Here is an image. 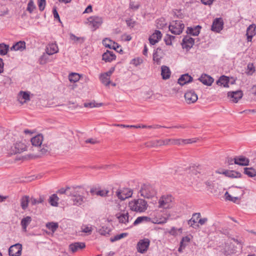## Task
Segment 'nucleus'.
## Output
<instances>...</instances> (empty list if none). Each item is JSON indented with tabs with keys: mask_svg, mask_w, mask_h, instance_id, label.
<instances>
[{
	"mask_svg": "<svg viewBox=\"0 0 256 256\" xmlns=\"http://www.w3.org/2000/svg\"><path fill=\"white\" fill-rule=\"evenodd\" d=\"M70 195L72 197V200L73 204L76 206H80L86 201L85 194L88 192L84 188L80 186H74L70 188Z\"/></svg>",
	"mask_w": 256,
	"mask_h": 256,
	"instance_id": "obj_1",
	"label": "nucleus"
},
{
	"mask_svg": "<svg viewBox=\"0 0 256 256\" xmlns=\"http://www.w3.org/2000/svg\"><path fill=\"white\" fill-rule=\"evenodd\" d=\"M128 207L132 212L142 213L147 210L148 204L142 198L133 199L128 202Z\"/></svg>",
	"mask_w": 256,
	"mask_h": 256,
	"instance_id": "obj_2",
	"label": "nucleus"
},
{
	"mask_svg": "<svg viewBox=\"0 0 256 256\" xmlns=\"http://www.w3.org/2000/svg\"><path fill=\"white\" fill-rule=\"evenodd\" d=\"M174 204V198L170 194L162 196L158 200V208L163 209L173 208Z\"/></svg>",
	"mask_w": 256,
	"mask_h": 256,
	"instance_id": "obj_3",
	"label": "nucleus"
},
{
	"mask_svg": "<svg viewBox=\"0 0 256 256\" xmlns=\"http://www.w3.org/2000/svg\"><path fill=\"white\" fill-rule=\"evenodd\" d=\"M140 193L142 197L148 199H152L156 197V191L152 186L150 184H144L142 186Z\"/></svg>",
	"mask_w": 256,
	"mask_h": 256,
	"instance_id": "obj_4",
	"label": "nucleus"
},
{
	"mask_svg": "<svg viewBox=\"0 0 256 256\" xmlns=\"http://www.w3.org/2000/svg\"><path fill=\"white\" fill-rule=\"evenodd\" d=\"M102 22L103 19L102 17L97 16L89 17L88 18L86 22V24L94 31L98 28L102 24Z\"/></svg>",
	"mask_w": 256,
	"mask_h": 256,
	"instance_id": "obj_5",
	"label": "nucleus"
},
{
	"mask_svg": "<svg viewBox=\"0 0 256 256\" xmlns=\"http://www.w3.org/2000/svg\"><path fill=\"white\" fill-rule=\"evenodd\" d=\"M184 24L180 20L172 21L169 26V30L174 34H180L184 28Z\"/></svg>",
	"mask_w": 256,
	"mask_h": 256,
	"instance_id": "obj_6",
	"label": "nucleus"
},
{
	"mask_svg": "<svg viewBox=\"0 0 256 256\" xmlns=\"http://www.w3.org/2000/svg\"><path fill=\"white\" fill-rule=\"evenodd\" d=\"M27 148V146L25 142L21 141L16 142L11 147L10 152L12 154L21 153L26 150Z\"/></svg>",
	"mask_w": 256,
	"mask_h": 256,
	"instance_id": "obj_7",
	"label": "nucleus"
},
{
	"mask_svg": "<svg viewBox=\"0 0 256 256\" xmlns=\"http://www.w3.org/2000/svg\"><path fill=\"white\" fill-rule=\"evenodd\" d=\"M237 191H238V193H240V194H242V190L238 188H235L234 190H232L230 192L231 194L226 192L224 194L226 200L233 202H238L240 198V196L238 194Z\"/></svg>",
	"mask_w": 256,
	"mask_h": 256,
	"instance_id": "obj_8",
	"label": "nucleus"
},
{
	"mask_svg": "<svg viewBox=\"0 0 256 256\" xmlns=\"http://www.w3.org/2000/svg\"><path fill=\"white\" fill-rule=\"evenodd\" d=\"M220 252L225 256H229L235 253L236 250L232 242H226L221 246Z\"/></svg>",
	"mask_w": 256,
	"mask_h": 256,
	"instance_id": "obj_9",
	"label": "nucleus"
},
{
	"mask_svg": "<svg viewBox=\"0 0 256 256\" xmlns=\"http://www.w3.org/2000/svg\"><path fill=\"white\" fill-rule=\"evenodd\" d=\"M185 102L188 104L195 103L198 99L197 94L193 90H189L186 92L184 96Z\"/></svg>",
	"mask_w": 256,
	"mask_h": 256,
	"instance_id": "obj_10",
	"label": "nucleus"
},
{
	"mask_svg": "<svg viewBox=\"0 0 256 256\" xmlns=\"http://www.w3.org/2000/svg\"><path fill=\"white\" fill-rule=\"evenodd\" d=\"M132 194V190L129 188H122L118 190L116 192L117 196L121 200H124L126 198L131 197Z\"/></svg>",
	"mask_w": 256,
	"mask_h": 256,
	"instance_id": "obj_11",
	"label": "nucleus"
},
{
	"mask_svg": "<svg viewBox=\"0 0 256 256\" xmlns=\"http://www.w3.org/2000/svg\"><path fill=\"white\" fill-rule=\"evenodd\" d=\"M22 251V245L16 244L10 246L8 249L10 256H20Z\"/></svg>",
	"mask_w": 256,
	"mask_h": 256,
	"instance_id": "obj_12",
	"label": "nucleus"
},
{
	"mask_svg": "<svg viewBox=\"0 0 256 256\" xmlns=\"http://www.w3.org/2000/svg\"><path fill=\"white\" fill-rule=\"evenodd\" d=\"M150 243V240L148 238L140 240L137 244L138 252L142 254L145 252L149 247Z\"/></svg>",
	"mask_w": 256,
	"mask_h": 256,
	"instance_id": "obj_13",
	"label": "nucleus"
},
{
	"mask_svg": "<svg viewBox=\"0 0 256 256\" xmlns=\"http://www.w3.org/2000/svg\"><path fill=\"white\" fill-rule=\"evenodd\" d=\"M224 22L222 18H216L212 26L211 30L214 32H219L223 28Z\"/></svg>",
	"mask_w": 256,
	"mask_h": 256,
	"instance_id": "obj_14",
	"label": "nucleus"
},
{
	"mask_svg": "<svg viewBox=\"0 0 256 256\" xmlns=\"http://www.w3.org/2000/svg\"><path fill=\"white\" fill-rule=\"evenodd\" d=\"M243 93L241 90L230 92L228 93V97L233 102L236 103L242 98Z\"/></svg>",
	"mask_w": 256,
	"mask_h": 256,
	"instance_id": "obj_15",
	"label": "nucleus"
},
{
	"mask_svg": "<svg viewBox=\"0 0 256 256\" xmlns=\"http://www.w3.org/2000/svg\"><path fill=\"white\" fill-rule=\"evenodd\" d=\"M86 248V244L83 242H74L69 245V250L72 253H75Z\"/></svg>",
	"mask_w": 256,
	"mask_h": 256,
	"instance_id": "obj_16",
	"label": "nucleus"
},
{
	"mask_svg": "<svg viewBox=\"0 0 256 256\" xmlns=\"http://www.w3.org/2000/svg\"><path fill=\"white\" fill-rule=\"evenodd\" d=\"M116 216L120 223L127 224L129 222V214L128 211L124 210L118 212Z\"/></svg>",
	"mask_w": 256,
	"mask_h": 256,
	"instance_id": "obj_17",
	"label": "nucleus"
},
{
	"mask_svg": "<svg viewBox=\"0 0 256 256\" xmlns=\"http://www.w3.org/2000/svg\"><path fill=\"white\" fill-rule=\"evenodd\" d=\"M201 217L200 212L194 213L192 214V218L188 220V224L192 228H196L199 227L198 220Z\"/></svg>",
	"mask_w": 256,
	"mask_h": 256,
	"instance_id": "obj_18",
	"label": "nucleus"
},
{
	"mask_svg": "<svg viewBox=\"0 0 256 256\" xmlns=\"http://www.w3.org/2000/svg\"><path fill=\"white\" fill-rule=\"evenodd\" d=\"M162 34L159 30H156L149 37L148 40L152 45H154L158 42L162 38Z\"/></svg>",
	"mask_w": 256,
	"mask_h": 256,
	"instance_id": "obj_19",
	"label": "nucleus"
},
{
	"mask_svg": "<svg viewBox=\"0 0 256 256\" xmlns=\"http://www.w3.org/2000/svg\"><path fill=\"white\" fill-rule=\"evenodd\" d=\"M234 160L235 164L242 166H248L250 162L249 159L243 156H236Z\"/></svg>",
	"mask_w": 256,
	"mask_h": 256,
	"instance_id": "obj_20",
	"label": "nucleus"
},
{
	"mask_svg": "<svg viewBox=\"0 0 256 256\" xmlns=\"http://www.w3.org/2000/svg\"><path fill=\"white\" fill-rule=\"evenodd\" d=\"M30 92L20 91L18 96V102L23 104L30 100Z\"/></svg>",
	"mask_w": 256,
	"mask_h": 256,
	"instance_id": "obj_21",
	"label": "nucleus"
},
{
	"mask_svg": "<svg viewBox=\"0 0 256 256\" xmlns=\"http://www.w3.org/2000/svg\"><path fill=\"white\" fill-rule=\"evenodd\" d=\"M194 39L189 36H185L182 40V46L184 48L189 50L194 44Z\"/></svg>",
	"mask_w": 256,
	"mask_h": 256,
	"instance_id": "obj_22",
	"label": "nucleus"
},
{
	"mask_svg": "<svg viewBox=\"0 0 256 256\" xmlns=\"http://www.w3.org/2000/svg\"><path fill=\"white\" fill-rule=\"evenodd\" d=\"M58 48L56 43H50L46 46V52L48 55H52L58 52Z\"/></svg>",
	"mask_w": 256,
	"mask_h": 256,
	"instance_id": "obj_23",
	"label": "nucleus"
},
{
	"mask_svg": "<svg viewBox=\"0 0 256 256\" xmlns=\"http://www.w3.org/2000/svg\"><path fill=\"white\" fill-rule=\"evenodd\" d=\"M256 26L254 24H250L246 30V36L248 42H251L252 37L256 34Z\"/></svg>",
	"mask_w": 256,
	"mask_h": 256,
	"instance_id": "obj_24",
	"label": "nucleus"
},
{
	"mask_svg": "<svg viewBox=\"0 0 256 256\" xmlns=\"http://www.w3.org/2000/svg\"><path fill=\"white\" fill-rule=\"evenodd\" d=\"M198 80L203 84L206 86H211L214 82V79L210 76L206 74H202L199 78Z\"/></svg>",
	"mask_w": 256,
	"mask_h": 256,
	"instance_id": "obj_25",
	"label": "nucleus"
},
{
	"mask_svg": "<svg viewBox=\"0 0 256 256\" xmlns=\"http://www.w3.org/2000/svg\"><path fill=\"white\" fill-rule=\"evenodd\" d=\"M116 56L112 52L107 50L102 54V60L110 62L116 60Z\"/></svg>",
	"mask_w": 256,
	"mask_h": 256,
	"instance_id": "obj_26",
	"label": "nucleus"
},
{
	"mask_svg": "<svg viewBox=\"0 0 256 256\" xmlns=\"http://www.w3.org/2000/svg\"><path fill=\"white\" fill-rule=\"evenodd\" d=\"M162 50L160 48H157L153 54L154 61L157 64H160V60L162 58Z\"/></svg>",
	"mask_w": 256,
	"mask_h": 256,
	"instance_id": "obj_27",
	"label": "nucleus"
},
{
	"mask_svg": "<svg viewBox=\"0 0 256 256\" xmlns=\"http://www.w3.org/2000/svg\"><path fill=\"white\" fill-rule=\"evenodd\" d=\"M192 77L188 74H184L182 75L178 80V83L181 85L184 86L185 84L188 83L192 81Z\"/></svg>",
	"mask_w": 256,
	"mask_h": 256,
	"instance_id": "obj_28",
	"label": "nucleus"
},
{
	"mask_svg": "<svg viewBox=\"0 0 256 256\" xmlns=\"http://www.w3.org/2000/svg\"><path fill=\"white\" fill-rule=\"evenodd\" d=\"M42 141L43 136L42 134H38L31 138V142L35 146H40Z\"/></svg>",
	"mask_w": 256,
	"mask_h": 256,
	"instance_id": "obj_29",
	"label": "nucleus"
},
{
	"mask_svg": "<svg viewBox=\"0 0 256 256\" xmlns=\"http://www.w3.org/2000/svg\"><path fill=\"white\" fill-rule=\"evenodd\" d=\"M228 82L229 78L228 76H222L217 80L216 84L220 86L228 88L229 86Z\"/></svg>",
	"mask_w": 256,
	"mask_h": 256,
	"instance_id": "obj_30",
	"label": "nucleus"
},
{
	"mask_svg": "<svg viewBox=\"0 0 256 256\" xmlns=\"http://www.w3.org/2000/svg\"><path fill=\"white\" fill-rule=\"evenodd\" d=\"M161 70V75L162 78L164 80L169 78L171 74L170 68L166 66H162Z\"/></svg>",
	"mask_w": 256,
	"mask_h": 256,
	"instance_id": "obj_31",
	"label": "nucleus"
},
{
	"mask_svg": "<svg viewBox=\"0 0 256 256\" xmlns=\"http://www.w3.org/2000/svg\"><path fill=\"white\" fill-rule=\"evenodd\" d=\"M92 194H96L97 196H106L108 193V190H96V189L92 188L90 190Z\"/></svg>",
	"mask_w": 256,
	"mask_h": 256,
	"instance_id": "obj_32",
	"label": "nucleus"
},
{
	"mask_svg": "<svg viewBox=\"0 0 256 256\" xmlns=\"http://www.w3.org/2000/svg\"><path fill=\"white\" fill-rule=\"evenodd\" d=\"M26 48V43L24 42L20 41L14 44L11 50H22Z\"/></svg>",
	"mask_w": 256,
	"mask_h": 256,
	"instance_id": "obj_33",
	"label": "nucleus"
},
{
	"mask_svg": "<svg viewBox=\"0 0 256 256\" xmlns=\"http://www.w3.org/2000/svg\"><path fill=\"white\" fill-rule=\"evenodd\" d=\"M200 28L201 26H197L194 28H188L187 32L192 36H196L200 34Z\"/></svg>",
	"mask_w": 256,
	"mask_h": 256,
	"instance_id": "obj_34",
	"label": "nucleus"
},
{
	"mask_svg": "<svg viewBox=\"0 0 256 256\" xmlns=\"http://www.w3.org/2000/svg\"><path fill=\"white\" fill-rule=\"evenodd\" d=\"M150 220H151L150 218L148 216H138L136 218V219L134 222V226H136V225L141 224L144 222H150Z\"/></svg>",
	"mask_w": 256,
	"mask_h": 256,
	"instance_id": "obj_35",
	"label": "nucleus"
},
{
	"mask_svg": "<svg viewBox=\"0 0 256 256\" xmlns=\"http://www.w3.org/2000/svg\"><path fill=\"white\" fill-rule=\"evenodd\" d=\"M180 141H182L181 138H167L165 139V144L166 145H180Z\"/></svg>",
	"mask_w": 256,
	"mask_h": 256,
	"instance_id": "obj_36",
	"label": "nucleus"
},
{
	"mask_svg": "<svg viewBox=\"0 0 256 256\" xmlns=\"http://www.w3.org/2000/svg\"><path fill=\"white\" fill-rule=\"evenodd\" d=\"M32 220V218L30 216H26L22 219L21 221V225L24 230L26 232V227L30 224Z\"/></svg>",
	"mask_w": 256,
	"mask_h": 256,
	"instance_id": "obj_37",
	"label": "nucleus"
},
{
	"mask_svg": "<svg viewBox=\"0 0 256 256\" xmlns=\"http://www.w3.org/2000/svg\"><path fill=\"white\" fill-rule=\"evenodd\" d=\"M29 202V197L28 196H25L22 198L20 205L23 210H26L28 208Z\"/></svg>",
	"mask_w": 256,
	"mask_h": 256,
	"instance_id": "obj_38",
	"label": "nucleus"
},
{
	"mask_svg": "<svg viewBox=\"0 0 256 256\" xmlns=\"http://www.w3.org/2000/svg\"><path fill=\"white\" fill-rule=\"evenodd\" d=\"M36 10V6L34 3V0H29L27 5L26 10L30 14H32Z\"/></svg>",
	"mask_w": 256,
	"mask_h": 256,
	"instance_id": "obj_39",
	"label": "nucleus"
},
{
	"mask_svg": "<svg viewBox=\"0 0 256 256\" xmlns=\"http://www.w3.org/2000/svg\"><path fill=\"white\" fill-rule=\"evenodd\" d=\"M244 173L250 177L256 176V170L252 168H245Z\"/></svg>",
	"mask_w": 256,
	"mask_h": 256,
	"instance_id": "obj_40",
	"label": "nucleus"
},
{
	"mask_svg": "<svg viewBox=\"0 0 256 256\" xmlns=\"http://www.w3.org/2000/svg\"><path fill=\"white\" fill-rule=\"evenodd\" d=\"M80 78V76L78 73H71L68 76V79L70 82H76Z\"/></svg>",
	"mask_w": 256,
	"mask_h": 256,
	"instance_id": "obj_41",
	"label": "nucleus"
},
{
	"mask_svg": "<svg viewBox=\"0 0 256 256\" xmlns=\"http://www.w3.org/2000/svg\"><path fill=\"white\" fill-rule=\"evenodd\" d=\"M102 106V103H96L94 101H92L90 102H85L84 104V106L85 108H98Z\"/></svg>",
	"mask_w": 256,
	"mask_h": 256,
	"instance_id": "obj_42",
	"label": "nucleus"
},
{
	"mask_svg": "<svg viewBox=\"0 0 256 256\" xmlns=\"http://www.w3.org/2000/svg\"><path fill=\"white\" fill-rule=\"evenodd\" d=\"M182 228H176L174 227H172L171 229L168 232L174 236H177L182 234Z\"/></svg>",
	"mask_w": 256,
	"mask_h": 256,
	"instance_id": "obj_43",
	"label": "nucleus"
},
{
	"mask_svg": "<svg viewBox=\"0 0 256 256\" xmlns=\"http://www.w3.org/2000/svg\"><path fill=\"white\" fill-rule=\"evenodd\" d=\"M59 198L56 194H54L51 196L49 199V202L52 206H56L58 204V200Z\"/></svg>",
	"mask_w": 256,
	"mask_h": 256,
	"instance_id": "obj_44",
	"label": "nucleus"
},
{
	"mask_svg": "<svg viewBox=\"0 0 256 256\" xmlns=\"http://www.w3.org/2000/svg\"><path fill=\"white\" fill-rule=\"evenodd\" d=\"M9 46L4 43L0 44V54L6 55L8 50Z\"/></svg>",
	"mask_w": 256,
	"mask_h": 256,
	"instance_id": "obj_45",
	"label": "nucleus"
},
{
	"mask_svg": "<svg viewBox=\"0 0 256 256\" xmlns=\"http://www.w3.org/2000/svg\"><path fill=\"white\" fill-rule=\"evenodd\" d=\"M102 44L106 47L108 48H112V46H114L113 45L116 44L115 42L108 38H106L102 40Z\"/></svg>",
	"mask_w": 256,
	"mask_h": 256,
	"instance_id": "obj_46",
	"label": "nucleus"
},
{
	"mask_svg": "<svg viewBox=\"0 0 256 256\" xmlns=\"http://www.w3.org/2000/svg\"><path fill=\"white\" fill-rule=\"evenodd\" d=\"M222 174L230 178H236L238 173L234 170H226L222 172Z\"/></svg>",
	"mask_w": 256,
	"mask_h": 256,
	"instance_id": "obj_47",
	"label": "nucleus"
},
{
	"mask_svg": "<svg viewBox=\"0 0 256 256\" xmlns=\"http://www.w3.org/2000/svg\"><path fill=\"white\" fill-rule=\"evenodd\" d=\"M46 226L48 228L52 230V232H54L58 228V224L56 222H48L46 224Z\"/></svg>",
	"mask_w": 256,
	"mask_h": 256,
	"instance_id": "obj_48",
	"label": "nucleus"
},
{
	"mask_svg": "<svg viewBox=\"0 0 256 256\" xmlns=\"http://www.w3.org/2000/svg\"><path fill=\"white\" fill-rule=\"evenodd\" d=\"M100 80L106 86H108L110 83V78L105 76L103 74L100 75Z\"/></svg>",
	"mask_w": 256,
	"mask_h": 256,
	"instance_id": "obj_49",
	"label": "nucleus"
},
{
	"mask_svg": "<svg viewBox=\"0 0 256 256\" xmlns=\"http://www.w3.org/2000/svg\"><path fill=\"white\" fill-rule=\"evenodd\" d=\"M255 72L254 66L252 63H249L247 66V74L252 75Z\"/></svg>",
	"mask_w": 256,
	"mask_h": 256,
	"instance_id": "obj_50",
	"label": "nucleus"
},
{
	"mask_svg": "<svg viewBox=\"0 0 256 256\" xmlns=\"http://www.w3.org/2000/svg\"><path fill=\"white\" fill-rule=\"evenodd\" d=\"M142 62H143L142 59L138 57V58H136L132 59L131 60L130 64L134 65V66H136L140 64H142Z\"/></svg>",
	"mask_w": 256,
	"mask_h": 256,
	"instance_id": "obj_51",
	"label": "nucleus"
},
{
	"mask_svg": "<svg viewBox=\"0 0 256 256\" xmlns=\"http://www.w3.org/2000/svg\"><path fill=\"white\" fill-rule=\"evenodd\" d=\"M166 146L165 140H158L152 142V146Z\"/></svg>",
	"mask_w": 256,
	"mask_h": 256,
	"instance_id": "obj_52",
	"label": "nucleus"
},
{
	"mask_svg": "<svg viewBox=\"0 0 256 256\" xmlns=\"http://www.w3.org/2000/svg\"><path fill=\"white\" fill-rule=\"evenodd\" d=\"M71 187H67L66 188H61L60 190H58V192L60 194H67L68 195L70 196V188Z\"/></svg>",
	"mask_w": 256,
	"mask_h": 256,
	"instance_id": "obj_53",
	"label": "nucleus"
},
{
	"mask_svg": "<svg viewBox=\"0 0 256 256\" xmlns=\"http://www.w3.org/2000/svg\"><path fill=\"white\" fill-rule=\"evenodd\" d=\"M46 5V0H39L38 6L40 11L42 12L44 10Z\"/></svg>",
	"mask_w": 256,
	"mask_h": 256,
	"instance_id": "obj_54",
	"label": "nucleus"
},
{
	"mask_svg": "<svg viewBox=\"0 0 256 256\" xmlns=\"http://www.w3.org/2000/svg\"><path fill=\"white\" fill-rule=\"evenodd\" d=\"M92 226L84 225L82 226V231L84 233L90 234L92 232Z\"/></svg>",
	"mask_w": 256,
	"mask_h": 256,
	"instance_id": "obj_55",
	"label": "nucleus"
},
{
	"mask_svg": "<svg viewBox=\"0 0 256 256\" xmlns=\"http://www.w3.org/2000/svg\"><path fill=\"white\" fill-rule=\"evenodd\" d=\"M48 152V146H43L42 148H41L40 150L39 154H38V156H42L44 155L47 154Z\"/></svg>",
	"mask_w": 256,
	"mask_h": 256,
	"instance_id": "obj_56",
	"label": "nucleus"
},
{
	"mask_svg": "<svg viewBox=\"0 0 256 256\" xmlns=\"http://www.w3.org/2000/svg\"><path fill=\"white\" fill-rule=\"evenodd\" d=\"M140 6V4L138 2H131L130 4V7L131 9L132 10H138Z\"/></svg>",
	"mask_w": 256,
	"mask_h": 256,
	"instance_id": "obj_57",
	"label": "nucleus"
},
{
	"mask_svg": "<svg viewBox=\"0 0 256 256\" xmlns=\"http://www.w3.org/2000/svg\"><path fill=\"white\" fill-rule=\"evenodd\" d=\"M127 234H128L126 233H122L120 234L116 235L114 237V238L113 239H112V241L114 242V241L120 240L121 238L126 236H127Z\"/></svg>",
	"mask_w": 256,
	"mask_h": 256,
	"instance_id": "obj_58",
	"label": "nucleus"
},
{
	"mask_svg": "<svg viewBox=\"0 0 256 256\" xmlns=\"http://www.w3.org/2000/svg\"><path fill=\"white\" fill-rule=\"evenodd\" d=\"M115 44H116L113 45L114 46H112V48L116 50L120 53H122L123 50L122 49L121 46L116 42H115Z\"/></svg>",
	"mask_w": 256,
	"mask_h": 256,
	"instance_id": "obj_59",
	"label": "nucleus"
},
{
	"mask_svg": "<svg viewBox=\"0 0 256 256\" xmlns=\"http://www.w3.org/2000/svg\"><path fill=\"white\" fill-rule=\"evenodd\" d=\"M181 140L182 141L180 142V145L182 144H192L196 142L193 139H181Z\"/></svg>",
	"mask_w": 256,
	"mask_h": 256,
	"instance_id": "obj_60",
	"label": "nucleus"
},
{
	"mask_svg": "<svg viewBox=\"0 0 256 256\" xmlns=\"http://www.w3.org/2000/svg\"><path fill=\"white\" fill-rule=\"evenodd\" d=\"M109 230L107 228L102 227L98 230L99 233L102 235H106L108 234Z\"/></svg>",
	"mask_w": 256,
	"mask_h": 256,
	"instance_id": "obj_61",
	"label": "nucleus"
},
{
	"mask_svg": "<svg viewBox=\"0 0 256 256\" xmlns=\"http://www.w3.org/2000/svg\"><path fill=\"white\" fill-rule=\"evenodd\" d=\"M132 38L130 34H124L122 36V40L124 42L130 41Z\"/></svg>",
	"mask_w": 256,
	"mask_h": 256,
	"instance_id": "obj_62",
	"label": "nucleus"
},
{
	"mask_svg": "<svg viewBox=\"0 0 256 256\" xmlns=\"http://www.w3.org/2000/svg\"><path fill=\"white\" fill-rule=\"evenodd\" d=\"M42 202H43V200L41 198H40L38 200L34 198H32L30 200V202L33 205H34V204H40V203H42Z\"/></svg>",
	"mask_w": 256,
	"mask_h": 256,
	"instance_id": "obj_63",
	"label": "nucleus"
},
{
	"mask_svg": "<svg viewBox=\"0 0 256 256\" xmlns=\"http://www.w3.org/2000/svg\"><path fill=\"white\" fill-rule=\"evenodd\" d=\"M114 70H115V68L114 67L111 68L108 72H105L103 74H104L105 76H108L110 78V76H111L112 74L114 71Z\"/></svg>",
	"mask_w": 256,
	"mask_h": 256,
	"instance_id": "obj_64",
	"label": "nucleus"
}]
</instances>
